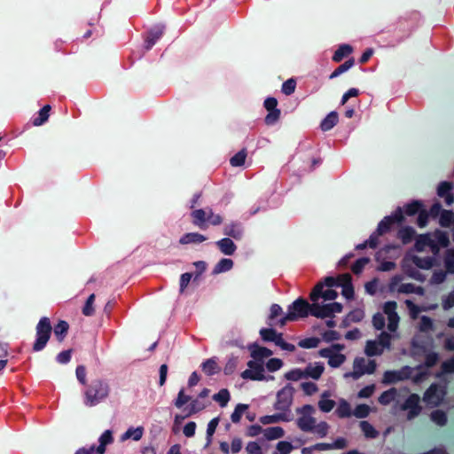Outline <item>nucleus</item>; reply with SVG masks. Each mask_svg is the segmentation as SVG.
I'll return each instance as SVG.
<instances>
[{
  "label": "nucleus",
  "instance_id": "f257e3e1",
  "mask_svg": "<svg viewBox=\"0 0 454 454\" xmlns=\"http://www.w3.org/2000/svg\"><path fill=\"white\" fill-rule=\"evenodd\" d=\"M315 408L310 404L297 408L296 425L302 432L312 433L319 438H325L329 433L330 426L325 421L317 423L313 416Z\"/></svg>",
  "mask_w": 454,
  "mask_h": 454
},
{
  "label": "nucleus",
  "instance_id": "f03ea898",
  "mask_svg": "<svg viewBox=\"0 0 454 454\" xmlns=\"http://www.w3.org/2000/svg\"><path fill=\"white\" fill-rule=\"evenodd\" d=\"M323 288L322 284H317L310 294V314L316 317L324 318L330 317L335 313L342 311V305L339 302L323 303L319 301V294Z\"/></svg>",
  "mask_w": 454,
  "mask_h": 454
},
{
  "label": "nucleus",
  "instance_id": "7ed1b4c3",
  "mask_svg": "<svg viewBox=\"0 0 454 454\" xmlns=\"http://www.w3.org/2000/svg\"><path fill=\"white\" fill-rule=\"evenodd\" d=\"M109 394L110 386L106 381L101 379L93 380L84 389V404L94 407L106 400Z\"/></svg>",
  "mask_w": 454,
  "mask_h": 454
},
{
  "label": "nucleus",
  "instance_id": "20e7f679",
  "mask_svg": "<svg viewBox=\"0 0 454 454\" xmlns=\"http://www.w3.org/2000/svg\"><path fill=\"white\" fill-rule=\"evenodd\" d=\"M310 307L311 305L301 298L295 300L287 307V311L282 317L278 318L276 325H278L279 327H283L288 322L296 321L300 318L308 317L310 313Z\"/></svg>",
  "mask_w": 454,
  "mask_h": 454
},
{
  "label": "nucleus",
  "instance_id": "39448f33",
  "mask_svg": "<svg viewBox=\"0 0 454 454\" xmlns=\"http://www.w3.org/2000/svg\"><path fill=\"white\" fill-rule=\"evenodd\" d=\"M397 334L381 332L376 340H367L364 348V353L367 356H380L384 350L389 349L391 340L395 338Z\"/></svg>",
  "mask_w": 454,
  "mask_h": 454
},
{
  "label": "nucleus",
  "instance_id": "423d86ee",
  "mask_svg": "<svg viewBox=\"0 0 454 454\" xmlns=\"http://www.w3.org/2000/svg\"><path fill=\"white\" fill-rule=\"evenodd\" d=\"M51 331L52 327L50 319L46 317H42L36 325V339L33 345L35 352L44 348L51 337Z\"/></svg>",
  "mask_w": 454,
  "mask_h": 454
},
{
  "label": "nucleus",
  "instance_id": "0eeeda50",
  "mask_svg": "<svg viewBox=\"0 0 454 454\" xmlns=\"http://www.w3.org/2000/svg\"><path fill=\"white\" fill-rule=\"evenodd\" d=\"M343 348V345L333 344L328 348L320 349L318 355L321 357L327 358L328 364L331 367L337 368L346 361V356L340 352Z\"/></svg>",
  "mask_w": 454,
  "mask_h": 454
},
{
  "label": "nucleus",
  "instance_id": "6e6552de",
  "mask_svg": "<svg viewBox=\"0 0 454 454\" xmlns=\"http://www.w3.org/2000/svg\"><path fill=\"white\" fill-rule=\"evenodd\" d=\"M376 363L374 360L366 361L364 357H356L353 363V371L344 374L345 378L351 377L358 380L364 374H372L376 370Z\"/></svg>",
  "mask_w": 454,
  "mask_h": 454
},
{
  "label": "nucleus",
  "instance_id": "1a4fd4ad",
  "mask_svg": "<svg viewBox=\"0 0 454 454\" xmlns=\"http://www.w3.org/2000/svg\"><path fill=\"white\" fill-rule=\"evenodd\" d=\"M294 388L291 384H287L277 393V400L274 404L276 411L289 414L290 407L293 403Z\"/></svg>",
  "mask_w": 454,
  "mask_h": 454
},
{
  "label": "nucleus",
  "instance_id": "9d476101",
  "mask_svg": "<svg viewBox=\"0 0 454 454\" xmlns=\"http://www.w3.org/2000/svg\"><path fill=\"white\" fill-rule=\"evenodd\" d=\"M420 397L417 394L410 395L406 400L398 407L395 405L393 407L394 412H396L397 410L406 411H407V419L409 420L416 418L421 412V406L419 405Z\"/></svg>",
  "mask_w": 454,
  "mask_h": 454
},
{
  "label": "nucleus",
  "instance_id": "9b49d317",
  "mask_svg": "<svg viewBox=\"0 0 454 454\" xmlns=\"http://www.w3.org/2000/svg\"><path fill=\"white\" fill-rule=\"evenodd\" d=\"M446 395L445 387L439 384H432L425 392L423 400L427 406L436 407L440 405Z\"/></svg>",
  "mask_w": 454,
  "mask_h": 454
},
{
  "label": "nucleus",
  "instance_id": "f8f14e48",
  "mask_svg": "<svg viewBox=\"0 0 454 454\" xmlns=\"http://www.w3.org/2000/svg\"><path fill=\"white\" fill-rule=\"evenodd\" d=\"M414 369L410 366H403L399 370L386 371L382 377V384L390 385L403 381L411 377Z\"/></svg>",
  "mask_w": 454,
  "mask_h": 454
},
{
  "label": "nucleus",
  "instance_id": "ddd939ff",
  "mask_svg": "<svg viewBox=\"0 0 454 454\" xmlns=\"http://www.w3.org/2000/svg\"><path fill=\"white\" fill-rule=\"evenodd\" d=\"M397 304L395 301H387L383 305V315L387 317V330L393 334H397L396 330L399 324V316L396 312Z\"/></svg>",
  "mask_w": 454,
  "mask_h": 454
},
{
  "label": "nucleus",
  "instance_id": "4468645a",
  "mask_svg": "<svg viewBox=\"0 0 454 454\" xmlns=\"http://www.w3.org/2000/svg\"><path fill=\"white\" fill-rule=\"evenodd\" d=\"M427 247H429L434 254H437L439 253L438 244H436L430 233L419 236L415 242V249L418 252H422Z\"/></svg>",
  "mask_w": 454,
  "mask_h": 454
},
{
  "label": "nucleus",
  "instance_id": "2eb2a0df",
  "mask_svg": "<svg viewBox=\"0 0 454 454\" xmlns=\"http://www.w3.org/2000/svg\"><path fill=\"white\" fill-rule=\"evenodd\" d=\"M264 372L262 363L258 361L257 364L253 369L245 370L241 373V377L244 380H266Z\"/></svg>",
  "mask_w": 454,
  "mask_h": 454
},
{
  "label": "nucleus",
  "instance_id": "dca6fc26",
  "mask_svg": "<svg viewBox=\"0 0 454 454\" xmlns=\"http://www.w3.org/2000/svg\"><path fill=\"white\" fill-rule=\"evenodd\" d=\"M247 348L251 352L252 358L262 363L264 358L270 357L272 355V351L270 349L265 347H261L256 343L250 344Z\"/></svg>",
  "mask_w": 454,
  "mask_h": 454
},
{
  "label": "nucleus",
  "instance_id": "f3484780",
  "mask_svg": "<svg viewBox=\"0 0 454 454\" xmlns=\"http://www.w3.org/2000/svg\"><path fill=\"white\" fill-rule=\"evenodd\" d=\"M305 378L318 380L325 371V365L321 362L312 363L303 370Z\"/></svg>",
  "mask_w": 454,
  "mask_h": 454
},
{
  "label": "nucleus",
  "instance_id": "a211bd4d",
  "mask_svg": "<svg viewBox=\"0 0 454 454\" xmlns=\"http://www.w3.org/2000/svg\"><path fill=\"white\" fill-rule=\"evenodd\" d=\"M331 395H332L329 391H325L321 394L317 404L322 412H330L334 408L336 403L334 400L331 399Z\"/></svg>",
  "mask_w": 454,
  "mask_h": 454
},
{
  "label": "nucleus",
  "instance_id": "6ab92c4d",
  "mask_svg": "<svg viewBox=\"0 0 454 454\" xmlns=\"http://www.w3.org/2000/svg\"><path fill=\"white\" fill-rule=\"evenodd\" d=\"M216 246L220 251L225 255H232L236 250L237 246L229 238H223L216 242Z\"/></svg>",
  "mask_w": 454,
  "mask_h": 454
},
{
  "label": "nucleus",
  "instance_id": "aec40b11",
  "mask_svg": "<svg viewBox=\"0 0 454 454\" xmlns=\"http://www.w3.org/2000/svg\"><path fill=\"white\" fill-rule=\"evenodd\" d=\"M290 417L289 414H286L283 411H279L274 415H266L262 416L259 419V421L263 425L274 424L280 421H289Z\"/></svg>",
  "mask_w": 454,
  "mask_h": 454
},
{
  "label": "nucleus",
  "instance_id": "412c9836",
  "mask_svg": "<svg viewBox=\"0 0 454 454\" xmlns=\"http://www.w3.org/2000/svg\"><path fill=\"white\" fill-rule=\"evenodd\" d=\"M260 336L264 341H272L277 345L278 340L282 337V333H277V331L270 326L269 328H262L260 330Z\"/></svg>",
  "mask_w": 454,
  "mask_h": 454
},
{
  "label": "nucleus",
  "instance_id": "4be33fe9",
  "mask_svg": "<svg viewBox=\"0 0 454 454\" xmlns=\"http://www.w3.org/2000/svg\"><path fill=\"white\" fill-rule=\"evenodd\" d=\"M163 26H157L149 32L145 41V48L147 50L151 49L153 45L156 43V41L160 38V36L163 34Z\"/></svg>",
  "mask_w": 454,
  "mask_h": 454
},
{
  "label": "nucleus",
  "instance_id": "5701e85b",
  "mask_svg": "<svg viewBox=\"0 0 454 454\" xmlns=\"http://www.w3.org/2000/svg\"><path fill=\"white\" fill-rule=\"evenodd\" d=\"M207 238L200 234L198 232H189L184 235H183L180 239L179 243L182 245H188V244H195V243H201L205 241Z\"/></svg>",
  "mask_w": 454,
  "mask_h": 454
},
{
  "label": "nucleus",
  "instance_id": "b1692460",
  "mask_svg": "<svg viewBox=\"0 0 454 454\" xmlns=\"http://www.w3.org/2000/svg\"><path fill=\"white\" fill-rule=\"evenodd\" d=\"M223 233L235 239H239L242 237L243 230L239 223H231L224 227Z\"/></svg>",
  "mask_w": 454,
  "mask_h": 454
},
{
  "label": "nucleus",
  "instance_id": "393cba45",
  "mask_svg": "<svg viewBox=\"0 0 454 454\" xmlns=\"http://www.w3.org/2000/svg\"><path fill=\"white\" fill-rule=\"evenodd\" d=\"M144 427H129L128 430L121 436V441H126L129 439H132L134 441H139L144 434Z\"/></svg>",
  "mask_w": 454,
  "mask_h": 454
},
{
  "label": "nucleus",
  "instance_id": "a878e982",
  "mask_svg": "<svg viewBox=\"0 0 454 454\" xmlns=\"http://www.w3.org/2000/svg\"><path fill=\"white\" fill-rule=\"evenodd\" d=\"M285 313L283 312L282 308L278 304H272L270 309V315L268 317L269 325L270 326H279L278 325H276L278 321L277 319L278 317H282Z\"/></svg>",
  "mask_w": 454,
  "mask_h": 454
},
{
  "label": "nucleus",
  "instance_id": "bb28decb",
  "mask_svg": "<svg viewBox=\"0 0 454 454\" xmlns=\"http://www.w3.org/2000/svg\"><path fill=\"white\" fill-rule=\"evenodd\" d=\"M401 218L402 217L399 214H395V215H392V216H386L378 224V227L376 230L377 233L382 235L383 233L387 232L389 230L390 225L393 223V221L394 220L400 221Z\"/></svg>",
  "mask_w": 454,
  "mask_h": 454
},
{
  "label": "nucleus",
  "instance_id": "cd10ccee",
  "mask_svg": "<svg viewBox=\"0 0 454 454\" xmlns=\"http://www.w3.org/2000/svg\"><path fill=\"white\" fill-rule=\"evenodd\" d=\"M339 116L335 111L329 113L322 121L320 127L323 131H327L333 129L338 122Z\"/></svg>",
  "mask_w": 454,
  "mask_h": 454
},
{
  "label": "nucleus",
  "instance_id": "c85d7f7f",
  "mask_svg": "<svg viewBox=\"0 0 454 454\" xmlns=\"http://www.w3.org/2000/svg\"><path fill=\"white\" fill-rule=\"evenodd\" d=\"M398 395V390L395 387H391L386 391H384L379 396V403L382 405H388L392 402L395 401Z\"/></svg>",
  "mask_w": 454,
  "mask_h": 454
},
{
  "label": "nucleus",
  "instance_id": "c756f323",
  "mask_svg": "<svg viewBox=\"0 0 454 454\" xmlns=\"http://www.w3.org/2000/svg\"><path fill=\"white\" fill-rule=\"evenodd\" d=\"M99 445L94 450L98 454H105L106 446L113 442V435L110 430H106L99 437Z\"/></svg>",
  "mask_w": 454,
  "mask_h": 454
},
{
  "label": "nucleus",
  "instance_id": "7c9ffc66",
  "mask_svg": "<svg viewBox=\"0 0 454 454\" xmlns=\"http://www.w3.org/2000/svg\"><path fill=\"white\" fill-rule=\"evenodd\" d=\"M208 209H196L192 212V217L193 223L200 228H204L205 223L207 221Z\"/></svg>",
  "mask_w": 454,
  "mask_h": 454
},
{
  "label": "nucleus",
  "instance_id": "2f4dec72",
  "mask_svg": "<svg viewBox=\"0 0 454 454\" xmlns=\"http://www.w3.org/2000/svg\"><path fill=\"white\" fill-rule=\"evenodd\" d=\"M402 270L403 271L409 276L410 278L416 279L418 281L423 282L425 281L426 278L423 274H421L417 270L411 267L408 263L407 260H404L402 263Z\"/></svg>",
  "mask_w": 454,
  "mask_h": 454
},
{
  "label": "nucleus",
  "instance_id": "473e14b6",
  "mask_svg": "<svg viewBox=\"0 0 454 454\" xmlns=\"http://www.w3.org/2000/svg\"><path fill=\"white\" fill-rule=\"evenodd\" d=\"M285 431L281 427H271L263 429V435L266 440L272 441L283 437Z\"/></svg>",
  "mask_w": 454,
  "mask_h": 454
},
{
  "label": "nucleus",
  "instance_id": "72a5a7b5",
  "mask_svg": "<svg viewBox=\"0 0 454 454\" xmlns=\"http://www.w3.org/2000/svg\"><path fill=\"white\" fill-rule=\"evenodd\" d=\"M335 413L339 418L344 419L349 418L351 415H353V411H351V407L346 400L340 399L339 401Z\"/></svg>",
  "mask_w": 454,
  "mask_h": 454
},
{
  "label": "nucleus",
  "instance_id": "f704fd0d",
  "mask_svg": "<svg viewBox=\"0 0 454 454\" xmlns=\"http://www.w3.org/2000/svg\"><path fill=\"white\" fill-rule=\"evenodd\" d=\"M233 267V261L229 258L221 259L214 267L213 274H220L222 272L228 271Z\"/></svg>",
  "mask_w": 454,
  "mask_h": 454
},
{
  "label": "nucleus",
  "instance_id": "c9c22d12",
  "mask_svg": "<svg viewBox=\"0 0 454 454\" xmlns=\"http://www.w3.org/2000/svg\"><path fill=\"white\" fill-rule=\"evenodd\" d=\"M360 428L366 438L374 439L379 436V432L374 427L366 420H363L359 424Z\"/></svg>",
  "mask_w": 454,
  "mask_h": 454
},
{
  "label": "nucleus",
  "instance_id": "e433bc0d",
  "mask_svg": "<svg viewBox=\"0 0 454 454\" xmlns=\"http://www.w3.org/2000/svg\"><path fill=\"white\" fill-rule=\"evenodd\" d=\"M411 261L417 267L423 270H428L432 268L434 262V259L429 256L424 258L412 256Z\"/></svg>",
  "mask_w": 454,
  "mask_h": 454
},
{
  "label": "nucleus",
  "instance_id": "4c0bfd02",
  "mask_svg": "<svg viewBox=\"0 0 454 454\" xmlns=\"http://www.w3.org/2000/svg\"><path fill=\"white\" fill-rule=\"evenodd\" d=\"M69 325L67 322L64 320H60L54 327V334L56 338L59 340V341H63L67 332H68Z\"/></svg>",
  "mask_w": 454,
  "mask_h": 454
},
{
  "label": "nucleus",
  "instance_id": "58836bf2",
  "mask_svg": "<svg viewBox=\"0 0 454 454\" xmlns=\"http://www.w3.org/2000/svg\"><path fill=\"white\" fill-rule=\"evenodd\" d=\"M352 51H353V49L350 45L342 44L334 52V54L333 56V60L335 62H340L343 59V58L349 55L352 52Z\"/></svg>",
  "mask_w": 454,
  "mask_h": 454
},
{
  "label": "nucleus",
  "instance_id": "ea45409f",
  "mask_svg": "<svg viewBox=\"0 0 454 454\" xmlns=\"http://www.w3.org/2000/svg\"><path fill=\"white\" fill-rule=\"evenodd\" d=\"M439 223L442 227H450L454 225V212L450 210H442L441 212Z\"/></svg>",
  "mask_w": 454,
  "mask_h": 454
},
{
  "label": "nucleus",
  "instance_id": "a19ab883",
  "mask_svg": "<svg viewBox=\"0 0 454 454\" xmlns=\"http://www.w3.org/2000/svg\"><path fill=\"white\" fill-rule=\"evenodd\" d=\"M433 239L438 244V247H447L450 244L449 235L442 231H435L433 234Z\"/></svg>",
  "mask_w": 454,
  "mask_h": 454
},
{
  "label": "nucleus",
  "instance_id": "79ce46f5",
  "mask_svg": "<svg viewBox=\"0 0 454 454\" xmlns=\"http://www.w3.org/2000/svg\"><path fill=\"white\" fill-rule=\"evenodd\" d=\"M213 399L218 403L221 407H225L231 399V395L226 388H223L213 395Z\"/></svg>",
  "mask_w": 454,
  "mask_h": 454
},
{
  "label": "nucleus",
  "instance_id": "37998d69",
  "mask_svg": "<svg viewBox=\"0 0 454 454\" xmlns=\"http://www.w3.org/2000/svg\"><path fill=\"white\" fill-rule=\"evenodd\" d=\"M444 267L448 273H454V248L448 249L444 256Z\"/></svg>",
  "mask_w": 454,
  "mask_h": 454
},
{
  "label": "nucleus",
  "instance_id": "c03bdc74",
  "mask_svg": "<svg viewBox=\"0 0 454 454\" xmlns=\"http://www.w3.org/2000/svg\"><path fill=\"white\" fill-rule=\"evenodd\" d=\"M415 235V231L411 227H404L398 232V238L403 244L410 243Z\"/></svg>",
  "mask_w": 454,
  "mask_h": 454
},
{
  "label": "nucleus",
  "instance_id": "a18cd8bd",
  "mask_svg": "<svg viewBox=\"0 0 454 454\" xmlns=\"http://www.w3.org/2000/svg\"><path fill=\"white\" fill-rule=\"evenodd\" d=\"M430 418L434 423L440 427L444 426L447 423L446 413L441 410H435L432 411Z\"/></svg>",
  "mask_w": 454,
  "mask_h": 454
},
{
  "label": "nucleus",
  "instance_id": "49530a36",
  "mask_svg": "<svg viewBox=\"0 0 454 454\" xmlns=\"http://www.w3.org/2000/svg\"><path fill=\"white\" fill-rule=\"evenodd\" d=\"M51 110V106L49 105L44 106L38 114V117L35 118L33 121V124L35 126H40L44 123L49 118V113Z\"/></svg>",
  "mask_w": 454,
  "mask_h": 454
},
{
  "label": "nucleus",
  "instance_id": "de8ad7c7",
  "mask_svg": "<svg viewBox=\"0 0 454 454\" xmlns=\"http://www.w3.org/2000/svg\"><path fill=\"white\" fill-rule=\"evenodd\" d=\"M202 370L207 375H213V374L216 373L218 371L216 360L215 358H210V359L206 360L202 364Z\"/></svg>",
  "mask_w": 454,
  "mask_h": 454
},
{
  "label": "nucleus",
  "instance_id": "09e8293b",
  "mask_svg": "<svg viewBox=\"0 0 454 454\" xmlns=\"http://www.w3.org/2000/svg\"><path fill=\"white\" fill-rule=\"evenodd\" d=\"M354 59H350L339 66L330 75V79H334L340 75L341 74L347 72L354 66Z\"/></svg>",
  "mask_w": 454,
  "mask_h": 454
},
{
  "label": "nucleus",
  "instance_id": "8fccbe9b",
  "mask_svg": "<svg viewBox=\"0 0 454 454\" xmlns=\"http://www.w3.org/2000/svg\"><path fill=\"white\" fill-rule=\"evenodd\" d=\"M248 409L247 404L239 403L238 404L234 411L231 413V419L233 423L237 424L240 421L242 415Z\"/></svg>",
  "mask_w": 454,
  "mask_h": 454
},
{
  "label": "nucleus",
  "instance_id": "3c124183",
  "mask_svg": "<svg viewBox=\"0 0 454 454\" xmlns=\"http://www.w3.org/2000/svg\"><path fill=\"white\" fill-rule=\"evenodd\" d=\"M247 158V151L246 149H242L239 153H237L234 156H232L230 160L231 165L233 167H240L244 165Z\"/></svg>",
  "mask_w": 454,
  "mask_h": 454
},
{
  "label": "nucleus",
  "instance_id": "603ef678",
  "mask_svg": "<svg viewBox=\"0 0 454 454\" xmlns=\"http://www.w3.org/2000/svg\"><path fill=\"white\" fill-rule=\"evenodd\" d=\"M372 411V409L367 404H359L357 405L354 411L353 415L357 419L366 418Z\"/></svg>",
  "mask_w": 454,
  "mask_h": 454
},
{
  "label": "nucleus",
  "instance_id": "864d4df0",
  "mask_svg": "<svg viewBox=\"0 0 454 454\" xmlns=\"http://www.w3.org/2000/svg\"><path fill=\"white\" fill-rule=\"evenodd\" d=\"M94 301H95V294H92L88 297V299L82 308V313L84 316L90 317L94 314V312H95Z\"/></svg>",
  "mask_w": 454,
  "mask_h": 454
},
{
  "label": "nucleus",
  "instance_id": "5fc2aeb1",
  "mask_svg": "<svg viewBox=\"0 0 454 454\" xmlns=\"http://www.w3.org/2000/svg\"><path fill=\"white\" fill-rule=\"evenodd\" d=\"M403 279V278L401 275L393 276L390 278L389 283H388V291L390 293H397L398 294V289L400 288V286L403 285V283H402Z\"/></svg>",
  "mask_w": 454,
  "mask_h": 454
},
{
  "label": "nucleus",
  "instance_id": "6e6d98bb",
  "mask_svg": "<svg viewBox=\"0 0 454 454\" xmlns=\"http://www.w3.org/2000/svg\"><path fill=\"white\" fill-rule=\"evenodd\" d=\"M320 343V340L317 337L306 338L299 341V346L303 348H317Z\"/></svg>",
  "mask_w": 454,
  "mask_h": 454
},
{
  "label": "nucleus",
  "instance_id": "4d7b16f0",
  "mask_svg": "<svg viewBox=\"0 0 454 454\" xmlns=\"http://www.w3.org/2000/svg\"><path fill=\"white\" fill-rule=\"evenodd\" d=\"M285 378L287 380H293V381H297V380H300L303 378H305L304 376V371L301 370V369H294V370H291L289 372H287L286 374H285Z\"/></svg>",
  "mask_w": 454,
  "mask_h": 454
},
{
  "label": "nucleus",
  "instance_id": "13d9d810",
  "mask_svg": "<svg viewBox=\"0 0 454 454\" xmlns=\"http://www.w3.org/2000/svg\"><path fill=\"white\" fill-rule=\"evenodd\" d=\"M206 408V404L200 401V398H197L195 400H192L190 406H189V412L187 416H191L192 414H195Z\"/></svg>",
  "mask_w": 454,
  "mask_h": 454
},
{
  "label": "nucleus",
  "instance_id": "bf43d9fd",
  "mask_svg": "<svg viewBox=\"0 0 454 454\" xmlns=\"http://www.w3.org/2000/svg\"><path fill=\"white\" fill-rule=\"evenodd\" d=\"M191 401V396L184 393V390L182 388L177 395L176 399L174 403L176 408H182L185 403Z\"/></svg>",
  "mask_w": 454,
  "mask_h": 454
},
{
  "label": "nucleus",
  "instance_id": "052dcab7",
  "mask_svg": "<svg viewBox=\"0 0 454 454\" xmlns=\"http://www.w3.org/2000/svg\"><path fill=\"white\" fill-rule=\"evenodd\" d=\"M419 329L421 332H429L433 329V321L427 316L421 317L419 323Z\"/></svg>",
  "mask_w": 454,
  "mask_h": 454
},
{
  "label": "nucleus",
  "instance_id": "680f3d73",
  "mask_svg": "<svg viewBox=\"0 0 454 454\" xmlns=\"http://www.w3.org/2000/svg\"><path fill=\"white\" fill-rule=\"evenodd\" d=\"M276 449V452L279 454H289L293 450L294 446L289 442L281 441L278 442Z\"/></svg>",
  "mask_w": 454,
  "mask_h": 454
},
{
  "label": "nucleus",
  "instance_id": "e2e57ef3",
  "mask_svg": "<svg viewBox=\"0 0 454 454\" xmlns=\"http://www.w3.org/2000/svg\"><path fill=\"white\" fill-rule=\"evenodd\" d=\"M369 262H370V259L367 257H363V258L356 260V262L352 266V271L355 274H360L362 272V270H364V268L365 267V265L369 263Z\"/></svg>",
  "mask_w": 454,
  "mask_h": 454
},
{
  "label": "nucleus",
  "instance_id": "0e129e2a",
  "mask_svg": "<svg viewBox=\"0 0 454 454\" xmlns=\"http://www.w3.org/2000/svg\"><path fill=\"white\" fill-rule=\"evenodd\" d=\"M238 362H239L238 357H236V356L229 357V359L224 366V373L225 374L233 373L238 366Z\"/></svg>",
  "mask_w": 454,
  "mask_h": 454
},
{
  "label": "nucleus",
  "instance_id": "69168bd1",
  "mask_svg": "<svg viewBox=\"0 0 454 454\" xmlns=\"http://www.w3.org/2000/svg\"><path fill=\"white\" fill-rule=\"evenodd\" d=\"M296 87V82L294 79L286 80L282 85V92L286 95H291L294 92Z\"/></svg>",
  "mask_w": 454,
  "mask_h": 454
},
{
  "label": "nucleus",
  "instance_id": "338daca9",
  "mask_svg": "<svg viewBox=\"0 0 454 454\" xmlns=\"http://www.w3.org/2000/svg\"><path fill=\"white\" fill-rule=\"evenodd\" d=\"M454 307V289L445 297L442 298V308L448 310Z\"/></svg>",
  "mask_w": 454,
  "mask_h": 454
},
{
  "label": "nucleus",
  "instance_id": "774afa93",
  "mask_svg": "<svg viewBox=\"0 0 454 454\" xmlns=\"http://www.w3.org/2000/svg\"><path fill=\"white\" fill-rule=\"evenodd\" d=\"M248 454H263L261 446L256 442H249L246 446Z\"/></svg>",
  "mask_w": 454,
  "mask_h": 454
}]
</instances>
